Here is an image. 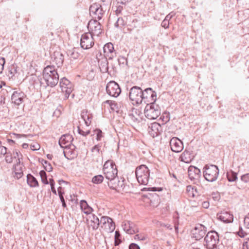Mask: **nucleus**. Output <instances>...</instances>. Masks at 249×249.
<instances>
[{
	"mask_svg": "<svg viewBox=\"0 0 249 249\" xmlns=\"http://www.w3.org/2000/svg\"><path fill=\"white\" fill-rule=\"evenodd\" d=\"M43 78L46 85L53 87L57 85L59 80V75L54 66H47L43 71Z\"/></svg>",
	"mask_w": 249,
	"mask_h": 249,
	"instance_id": "nucleus-1",
	"label": "nucleus"
},
{
	"mask_svg": "<svg viewBox=\"0 0 249 249\" xmlns=\"http://www.w3.org/2000/svg\"><path fill=\"white\" fill-rule=\"evenodd\" d=\"M135 174L138 182L142 185H147L148 183L150 171L145 165H141L136 168Z\"/></svg>",
	"mask_w": 249,
	"mask_h": 249,
	"instance_id": "nucleus-2",
	"label": "nucleus"
},
{
	"mask_svg": "<svg viewBox=\"0 0 249 249\" xmlns=\"http://www.w3.org/2000/svg\"><path fill=\"white\" fill-rule=\"evenodd\" d=\"M203 176L209 182L215 181L219 175L218 167L213 164H207L203 168Z\"/></svg>",
	"mask_w": 249,
	"mask_h": 249,
	"instance_id": "nucleus-3",
	"label": "nucleus"
},
{
	"mask_svg": "<svg viewBox=\"0 0 249 249\" xmlns=\"http://www.w3.org/2000/svg\"><path fill=\"white\" fill-rule=\"evenodd\" d=\"M144 113L145 117L150 120L157 119L160 114V109L155 102L147 104L145 107Z\"/></svg>",
	"mask_w": 249,
	"mask_h": 249,
	"instance_id": "nucleus-4",
	"label": "nucleus"
},
{
	"mask_svg": "<svg viewBox=\"0 0 249 249\" xmlns=\"http://www.w3.org/2000/svg\"><path fill=\"white\" fill-rule=\"evenodd\" d=\"M142 89L137 86H134L130 89L129 97L133 102V105H139L142 102Z\"/></svg>",
	"mask_w": 249,
	"mask_h": 249,
	"instance_id": "nucleus-5",
	"label": "nucleus"
},
{
	"mask_svg": "<svg viewBox=\"0 0 249 249\" xmlns=\"http://www.w3.org/2000/svg\"><path fill=\"white\" fill-rule=\"evenodd\" d=\"M101 228L107 232H112L115 230V223L112 218L108 216H102L100 219Z\"/></svg>",
	"mask_w": 249,
	"mask_h": 249,
	"instance_id": "nucleus-6",
	"label": "nucleus"
},
{
	"mask_svg": "<svg viewBox=\"0 0 249 249\" xmlns=\"http://www.w3.org/2000/svg\"><path fill=\"white\" fill-rule=\"evenodd\" d=\"M60 87L62 92L65 93V99H68L73 90L72 83L65 77L61 78L59 82Z\"/></svg>",
	"mask_w": 249,
	"mask_h": 249,
	"instance_id": "nucleus-7",
	"label": "nucleus"
},
{
	"mask_svg": "<svg viewBox=\"0 0 249 249\" xmlns=\"http://www.w3.org/2000/svg\"><path fill=\"white\" fill-rule=\"evenodd\" d=\"M107 93L112 97H118L121 92V89L119 85L115 81L109 82L106 86Z\"/></svg>",
	"mask_w": 249,
	"mask_h": 249,
	"instance_id": "nucleus-8",
	"label": "nucleus"
},
{
	"mask_svg": "<svg viewBox=\"0 0 249 249\" xmlns=\"http://www.w3.org/2000/svg\"><path fill=\"white\" fill-rule=\"evenodd\" d=\"M94 44V39L90 33H86L82 35L80 45L84 49H89Z\"/></svg>",
	"mask_w": 249,
	"mask_h": 249,
	"instance_id": "nucleus-9",
	"label": "nucleus"
},
{
	"mask_svg": "<svg viewBox=\"0 0 249 249\" xmlns=\"http://www.w3.org/2000/svg\"><path fill=\"white\" fill-rule=\"evenodd\" d=\"M142 102L145 104H149L155 102L156 100V93L150 88H148L142 90Z\"/></svg>",
	"mask_w": 249,
	"mask_h": 249,
	"instance_id": "nucleus-10",
	"label": "nucleus"
},
{
	"mask_svg": "<svg viewBox=\"0 0 249 249\" xmlns=\"http://www.w3.org/2000/svg\"><path fill=\"white\" fill-rule=\"evenodd\" d=\"M102 26L97 19H91L88 23V28L92 36H98L102 33Z\"/></svg>",
	"mask_w": 249,
	"mask_h": 249,
	"instance_id": "nucleus-11",
	"label": "nucleus"
},
{
	"mask_svg": "<svg viewBox=\"0 0 249 249\" xmlns=\"http://www.w3.org/2000/svg\"><path fill=\"white\" fill-rule=\"evenodd\" d=\"M89 13L94 19L100 20L102 18L104 12L100 5L94 3L89 8Z\"/></svg>",
	"mask_w": 249,
	"mask_h": 249,
	"instance_id": "nucleus-12",
	"label": "nucleus"
},
{
	"mask_svg": "<svg viewBox=\"0 0 249 249\" xmlns=\"http://www.w3.org/2000/svg\"><path fill=\"white\" fill-rule=\"evenodd\" d=\"M26 97L24 92L20 91H14L11 96V102L16 106H19L23 102Z\"/></svg>",
	"mask_w": 249,
	"mask_h": 249,
	"instance_id": "nucleus-13",
	"label": "nucleus"
},
{
	"mask_svg": "<svg viewBox=\"0 0 249 249\" xmlns=\"http://www.w3.org/2000/svg\"><path fill=\"white\" fill-rule=\"evenodd\" d=\"M170 146L172 151L176 153L181 152L183 149V142L177 137H173L171 139Z\"/></svg>",
	"mask_w": 249,
	"mask_h": 249,
	"instance_id": "nucleus-14",
	"label": "nucleus"
},
{
	"mask_svg": "<svg viewBox=\"0 0 249 249\" xmlns=\"http://www.w3.org/2000/svg\"><path fill=\"white\" fill-rule=\"evenodd\" d=\"M64 148L63 153L67 159L72 160L76 157L77 152L75 149L76 146L74 144H72Z\"/></svg>",
	"mask_w": 249,
	"mask_h": 249,
	"instance_id": "nucleus-15",
	"label": "nucleus"
},
{
	"mask_svg": "<svg viewBox=\"0 0 249 249\" xmlns=\"http://www.w3.org/2000/svg\"><path fill=\"white\" fill-rule=\"evenodd\" d=\"M147 131L149 135L154 138L160 134L161 131V126L158 123H153L151 124L148 127Z\"/></svg>",
	"mask_w": 249,
	"mask_h": 249,
	"instance_id": "nucleus-16",
	"label": "nucleus"
},
{
	"mask_svg": "<svg viewBox=\"0 0 249 249\" xmlns=\"http://www.w3.org/2000/svg\"><path fill=\"white\" fill-rule=\"evenodd\" d=\"M217 217L220 221L225 223H230L233 222V214L229 212L223 211L217 214Z\"/></svg>",
	"mask_w": 249,
	"mask_h": 249,
	"instance_id": "nucleus-17",
	"label": "nucleus"
},
{
	"mask_svg": "<svg viewBox=\"0 0 249 249\" xmlns=\"http://www.w3.org/2000/svg\"><path fill=\"white\" fill-rule=\"evenodd\" d=\"M123 230L127 233L132 234L139 231L136 225L132 222L125 221L122 225Z\"/></svg>",
	"mask_w": 249,
	"mask_h": 249,
	"instance_id": "nucleus-18",
	"label": "nucleus"
},
{
	"mask_svg": "<svg viewBox=\"0 0 249 249\" xmlns=\"http://www.w3.org/2000/svg\"><path fill=\"white\" fill-rule=\"evenodd\" d=\"M188 175L191 180H198L201 176L200 170L196 167L190 166L188 170Z\"/></svg>",
	"mask_w": 249,
	"mask_h": 249,
	"instance_id": "nucleus-19",
	"label": "nucleus"
},
{
	"mask_svg": "<svg viewBox=\"0 0 249 249\" xmlns=\"http://www.w3.org/2000/svg\"><path fill=\"white\" fill-rule=\"evenodd\" d=\"M205 233L206 230L205 227L202 225L196 227L192 230L193 236L197 240L201 239L205 235Z\"/></svg>",
	"mask_w": 249,
	"mask_h": 249,
	"instance_id": "nucleus-20",
	"label": "nucleus"
},
{
	"mask_svg": "<svg viewBox=\"0 0 249 249\" xmlns=\"http://www.w3.org/2000/svg\"><path fill=\"white\" fill-rule=\"evenodd\" d=\"M104 55L108 57V59H112L116 54L113 45L109 42L104 45L103 48Z\"/></svg>",
	"mask_w": 249,
	"mask_h": 249,
	"instance_id": "nucleus-21",
	"label": "nucleus"
},
{
	"mask_svg": "<svg viewBox=\"0 0 249 249\" xmlns=\"http://www.w3.org/2000/svg\"><path fill=\"white\" fill-rule=\"evenodd\" d=\"M73 140L72 136L70 134H65L61 137L59 140V144L62 148L66 147L71 144Z\"/></svg>",
	"mask_w": 249,
	"mask_h": 249,
	"instance_id": "nucleus-22",
	"label": "nucleus"
},
{
	"mask_svg": "<svg viewBox=\"0 0 249 249\" xmlns=\"http://www.w3.org/2000/svg\"><path fill=\"white\" fill-rule=\"evenodd\" d=\"M88 221V225L91 227L93 230H96L100 224V220L99 218L95 214H92L89 216Z\"/></svg>",
	"mask_w": 249,
	"mask_h": 249,
	"instance_id": "nucleus-23",
	"label": "nucleus"
},
{
	"mask_svg": "<svg viewBox=\"0 0 249 249\" xmlns=\"http://www.w3.org/2000/svg\"><path fill=\"white\" fill-rule=\"evenodd\" d=\"M104 173L106 178L108 180L113 178L117 176L118 171L116 166H114V167L109 168V169L105 170Z\"/></svg>",
	"mask_w": 249,
	"mask_h": 249,
	"instance_id": "nucleus-24",
	"label": "nucleus"
},
{
	"mask_svg": "<svg viewBox=\"0 0 249 249\" xmlns=\"http://www.w3.org/2000/svg\"><path fill=\"white\" fill-rule=\"evenodd\" d=\"M108 180L109 181L108 182V185L112 189L117 190L119 186H122V183L119 180L117 176Z\"/></svg>",
	"mask_w": 249,
	"mask_h": 249,
	"instance_id": "nucleus-25",
	"label": "nucleus"
},
{
	"mask_svg": "<svg viewBox=\"0 0 249 249\" xmlns=\"http://www.w3.org/2000/svg\"><path fill=\"white\" fill-rule=\"evenodd\" d=\"M180 158L182 161L185 163H190L193 159V156L190 151L185 150L181 154Z\"/></svg>",
	"mask_w": 249,
	"mask_h": 249,
	"instance_id": "nucleus-26",
	"label": "nucleus"
},
{
	"mask_svg": "<svg viewBox=\"0 0 249 249\" xmlns=\"http://www.w3.org/2000/svg\"><path fill=\"white\" fill-rule=\"evenodd\" d=\"M81 210L86 214H88L91 213L92 211L91 207L89 206L86 201L82 200L80 202Z\"/></svg>",
	"mask_w": 249,
	"mask_h": 249,
	"instance_id": "nucleus-27",
	"label": "nucleus"
},
{
	"mask_svg": "<svg viewBox=\"0 0 249 249\" xmlns=\"http://www.w3.org/2000/svg\"><path fill=\"white\" fill-rule=\"evenodd\" d=\"M108 63L106 58L102 59L99 61V68L102 73H106L108 71Z\"/></svg>",
	"mask_w": 249,
	"mask_h": 249,
	"instance_id": "nucleus-28",
	"label": "nucleus"
},
{
	"mask_svg": "<svg viewBox=\"0 0 249 249\" xmlns=\"http://www.w3.org/2000/svg\"><path fill=\"white\" fill-rule=\"evenodd\" d=\"M14 171L15 176L17 178H20L23 175L22 166L20 164V161L17 162V163L14 167Z\"/></svg>",
	"mask_w": 249,
	"mask_h": 249,
	"instance_id": "nucleus-29",
	"label": "nucleus"
},
{
	"mask_svg": "<svg viewBox=\"0 0 249 249\" xmlns=\"http://www.w3.org/2000/svg\"><path fill=\"white\" fill-rule=\"evenodd\" d=\"M27 181L28 184L31 187H36L38 186V183L36 179L30 174L27 176Z\"/></svg>",
	"mask_w": 249,
	"mask_h": 249,
	"instance_id": "nucleus-30",
	"label": "nucleus"
},
{
	"mask_svg": "<svg viewBox=\"0 0 249 249\" xmlns=\"http://www.w3.org/2000/svg\"><path fill=\"white\" fill-rule=\"evenodd\" d=\"M54 61L58 67L60 66L63 63L64 57L63 54L59 52H55L54 54Z\"/></svg>",
	"mask_w": 249,
	"mask_h": 249,
	"instance_id": "nucleus-31",
	"label": "nucleus"
},
{
	"mask_svg": "<svg viewBox=\"0 0 249 249\" xmlns=\"http://www.w3.org/2000/svg\"><path fill=\"white\" fill-rule=\"evenodd\" d=\"M227 177L228 180L231 182L235 180L237 178V174L232 171L227 173Z\"/></svg>",
	"mask_w": 249,
	"mask_h": 249,
	"instance_id": "nucleus-32",
	"label": "nucleus"
},
{
	"mask_svg": "<svg viewBox=\"0 0 249 249\" xmlns=\"http://www.w3.org/2000/svg\"><path fill=\"white\" fill-rule=\"evenodd\" d=\"M104 179V177L101 175L94 176L92 178V182L94 184L101 183Z\"/></svg>",
	"mask_w": 249,
	"mask_h": 249,
	"instance_id": "nucleus-33",
	"label": "nucleus"
},
{
	"mask_svg": "<svg viewBox=\"0 0 249 249\" xmlns=\"http://www.w3.org/2000/svg\"><path fill=\"white\" fill-rule=\"evenodd\" d=\"M42 164H43L44 169L47 172H51L53 170V167L51 164L48 162L47 160H42Z\"/></svg>",
	"mask_w": 249,
	"mask_h": 249,
	"instance_id": "nucleus-34",
	"label": "nucleus"
},
{
	"mask_svg": "<svg viewBox=\"0 0 249 249\" xmlns=\"http://www.w3.org/2000/svg\"><path fill=\"white\" fill-rule=\"evenodd\" d=\"M39 175L42 182L45 184H48L49 181L47 180V177L46 172L44 170H41L39 172Z\"/></svg>",
	"mask_w": 249,
	"mask_h": 249,
	"instance_id": "nucleus-35",
	"label": "nucleus"
},
{
	"mask_svg": "<svg viewBox=\"0 0 249 249\" xmlns=\"http://www.w3.org/2000/svg\"><path fill=\"white\" fill-rule=\"evenodd\" d=\"M114 166H116L114 162L112 160H107L106 161L103 166V171L105 170L109 169V168L114 167Z\"/></svg>",
	"mask_w": 249,
	"mask_h": 249,
	"instance_id": "nucleus-36",
	"label": "nucleus"
},
{
	"mask_svg": "<svg viewBox=\"0 0 249 249\" xmlns=\"http://www.w3.org/2000/svg\"><path fill=\"white\" fill-rule=\"evenodd\" d=\"M94 135H96V139L97 141H101L104 137L103 132L100 129H96L94 130Z\"/></svg>",
	"mask_w": 249,
	"mask_h": 249,
	"instance_id": "nucleus-37",
	"label": "nucleus"
},
{
	"mask_svg": "<svg viewBox=\"0 0 249 249\" xmlns=\"http://www.w3.org/2000/svg\"><path fill=\"white\" fill-rule=\"evenodd\" d=\"M121 242V234L119 231H116L115 234V246H118Z\"/></svg>",
	"mask_w": 249,
	"mask_h": 249,
	"instance_id": "nucleus-38",
	"label": "nucleus"
},
{
	"mask_svg": "<svg viewBox=\"0 0 249 249\" xmlns=\"http://www.w3.org/2000/svg\"><path fill=\"white\" fill-rule=\"evenodd\" d=\"M134 239L136 240L145 241L147 239V236L143 233L137 234L134 236Z\"/></svg>",
	"mask_w": 249,
	"mask_h": 249,
	"instance_id": "nucleus-39",
	"label": "nucleus"
},
{
	"mask_svg": "<svg viewBox=\"0 0 249 249\" xmlns=\"http://www.w3.org/2000/svg\"><path fill=\"white\" fill-rule=\"evenodd\" d=\"M118 62L119 65L124 67L127 64V60L126 58L124 56H120L118 59Z\"/></svg>",
	"mask_w": 249,
	"mask_h": 249,
	"instance_id": "nucleus-40",
	"label": "nucleus"
},
{
	"mask_svg": "<svg viewBox=\"0 0 249 249\" xmlns=\"http://www.w3.org/2000/svg\"><path fill=\"white\" fill-rule=\"evenodd\" d=\"M124 25V21L122 18H118L114 25L117 28L121 27Z\"/></svg>",
	"mask_w": 249,
	"mask_h": 249,
	"instance_id": "nucleus-41",
	"label": "nucleus"
},
{
	"mask_svg": "<svg viewBox=\"0 0 249 249\" xmlns=\"http://www.w3.org/2000/svg\"><path fill=\"white\" fill-rule=\"evenodd\" d=\"M152 197L153 198V201H156L157 203H159V196L156 193L150 194L149 196L148 197L149 199H150L151 203H152Z\"/></svg>",
	"mask_w": 249,
	"mask_h": 249,
	"instance_id": "nucleus-42",
	"label": "nucleus"
},
{
	"mask_svg": "<svg viewBox=\"0 0 249 249\" xmlns=\"http://www.w3.org/2000/svg\"><path fill=\"white\" fill-rule=\"evenodd\" d=\"M249 181V174H246L243 175L241 177V181L243 183H248Z\"/></svg>",
	"mask_w": 249,
	"mask_h": 249,
	"instance_id": "nucleus-43",
	"label": "nucleus"
},
{
	"mask_svg": "<svg viewBox=\"0 0 249 249\" xmlns=\"http://www.w3.org/2000/svg\"><path fill=\"white\" fill-rule=\"evenodd\" d=\"M49 183L51 185V190H52V192L54 194L56 195L57 194L56 191L54 188V184H55L54 181L53 180V178H50L49 179Z\"/></svg>",
	"mask_w": 249,
	"mask_h": 249,
	"instance_id": "nucleus-44",
	"label": "nucleus"
},
{
	"mask_svg": "<svg viewBox=\"0 0 249 249\" xmlns=\"http://www.w3.org/2000/svg\"><path fill=\"white\" fill-rule=\"evenodd\" d=\"M174 222H175V228L176 231L178 230V218L179 217L178 216V213H176V214L174 215Z\"/></svg>",
	"mask_w": 249,
	"mask_h": 249,
	"instance_id": "nucleus-45",
	"label": "nucleus"
},
{
	"mask_svg": "<svg viewBox=\"0 0 249 249\" xmlns=\"http://www.w3.org/2000/svg\"><path fill=\"white\" fill-rule=\"evenodd\" d=\"M5 59L3 57H0V74L2 73L3 68H4V65L5 64Z\"/></svg>",
	"mask_w": 249,
	"mask_h": 249,
	"instance_id": "nucleus-46",
	"label": "nucleus"
},
{
	"mask_svg": "<svg viewBox=\"0 0 249 249\" xmlns=\"http://www.w3.org/2000/svg\"><path fill=\"white\" fill-rule=\"evenodd\" d=\"M78 133L83 136H86L90 133L89 130H87L86 131H84L81 129L79 127H78Z\"/></svg>",
	"mask_w": 249,
	"mask_h": 249,
	"instance_id": "nucleus-47",
	"label": "nucleus"
},
{
	"mask_svg": "<svg viewBox=\"0 0 249 249\" xmlns=\"http://www.w3.org/2000/svg\"><path fill=\"white\" fill-rule=\"evenodd\" d=\"M19 154H20V152L17 150L13 151V156L14 157V158L15 159H16V158L18 159L17 160V162H19V160H20L19 157Z\"/></svg>",
	"mask_w": 249,
	"mask_h": 249,
	"instance_id": "nucleus-48",
	"label": "nucleus"
},
{
	"mask_svg": "<svg viewBox=\"0 0 249 249\" xmlns=\"http://www.w3.org/2000/svg\"><path fill=\"white\" fill-rule=\"evenodd\" d=\"M161 25L162 27L164 28L165 29H167L169 27V21L164 19L161 24Z\"/></svg>",
	"mask_w": 249,
	"mask_h": 249,
	"instance_id": "nucleus-49",
	"label": "nucleus"
},
{
	"mask_svg": "<svg viewBox=\"0 0 249 249\" xmlns=\"http://www.w3.org/2000/svg\"><path fill=\"white\" fill-rule=\"evenodd\" d=\"M129 249H140V247L135 243H131L129 246Z\"/></svg>",
	"mask_w": 249,
	"mask_h": 249,
	"instance_id": "nucleus-50",
	"label": "nucleus"
},
{
	"mask_svg": "<svg viewBox=\"0 0 249 249\" xmlns=\"http://www.w3.org/2000/svg\"><path fill=\"white\" fill-rule=\"evenodd\" d=\"M158 225H159L160 226H161V227H166V228L167 229H169L170 230L172 229V228H171V226L170 225L168 224H165V223H161L160 222H159L157 224Z\"/></svg>",
	"mask_w": 249,
	"mask_h": 249,
	"instance_id": "nucleus-51",
	"label": "nucleus"
},
{
	"mask_svg": "<svg viewBox=\"0 0 249 249\" xmlns=\"http://www.w3.org/2000/svg\"><path fill=\"white\" fill-rule=\"evenodd\" d=\"M91 119H92V118L91 117L90 115L89 114L88 117H87L86 122L85 123L87 126H89L90 125V124L91 122Z\"/></svg>",
	"mask_w": 249,
	"mask_h": 249,
	"instance_id": "nucleus-52",
	"label": "nucleus"
},
{
	"mask_svg": "<svg viewBox=\"0 0 249 249\" xmlns=\"http://www.w3.org/2000/svg\"><path fill=\"white\" fill-rule=\"evenodd\" d=\"M106 102H107V104H109V105H110V107H111L112 109H114V107H116V105H117V104H116V103H115L114 102L112 101H110V100H107V101H106Z\"/></svg>",
	"mask_w": 249,
	"mask_h": 249,
	"instance_id": "nucleus-53",
	"label": "nucleus"
},
{
	"mask_svg": "<svg viewBox=\"0 0 249 249\" xmlns=\"http://www.w3.org/2000/svg\"><path fill=\"white\" fill-rule=\"evenodd\" d=\"M89 114H88L87 112L82 111L81 113V117L84 120L85 122H86L87 117H88Z\"/></svg>",
	"mask_w": 249,
	"mask_h": 249,
	"instance_id": "nucleus-54",
	"label": "nucleus"
},
{
	"mask_svg": "<svg viewBox=\"0 0 249 249\" xmlns=\"http://www.w3.org/2000/svg\"><path fill=\"white\" fill-rule=\"evenodd\" d=\"M101 146L99 144H97L94 146L92 148V151H96L98 153L99 152Z\"/></svg>",
	"mask_w": 249,
	"mask_h": 249,
	"instance_id": "nucleus-55",
	"label": "nucleus"
},
{
	"mask_svg": "<svg viewBox=\"0 0 249 249\" xmlns=\"http://www.w3.org/2000/svg\"><path fill=\"white\" fill-rule=\"evenodd\" d=\"M174 15V14L172 12L170 13L165 17L164 19L169 21V20L172 18Z\"/></svg>",
	"mask_w": 249,
	"mask_h": 249,
	"instance_id": "nucleus-56",
	"label": "nucleus"
},
{
	"mask_svg": "<svg viewBox=\"0 0 249 249\" xmlns=\"http://www.w3.org/2000/svg\"><path fill=\"white\" fill-rule=\"evenodd\" d=\"M201 205L203 208L207 209L209 207V202L207 201H203Z\"/></svg>",
	"mask_w": 249,
	"mask_h": 249,
	"instance_id": "nucleus-57",
	"label": "nucleus"
},
{
	"mask_svg": "<svg viewBox=\"0 0 249 249\" xmlns=\"http://www.w3.org/2000/svg\"><path fill=\"white\" fill-rule=\"evenodd\" d=\"M5 160L7 163H11L12 162V157L11 156L7 155L5 157Z\"/></svg>",
	"mask_w": 249,
	"mask_h": 249,
	"instance_id": "nucleus-58",
	"label": "nucleus"
},
{
	"mask_svg": "<svg viewBox=\"0 0 249 249\" xmlns=\"http://www.w3.org/2000/svg\"><path fill=\"white\" fill-rule=\"evenodd\" d=\"M238 234L241 237H245L247 234L246 232H245V231H244L242 229L241 230H240V231H239L238 232Z\"/></svg>",
	"mask_w": 249,
	"mask_h": 249,
	"instance_id": "nucleus-59",
	"label": "nucleus"
},
{
	"mask_svg": "<svg viewBox=\"0 0 249 249\" xmlns=\"http://www.w3.org/2000/svg\"><path fill=\"white\" fill-rule=\"evenodd\" d=\"M0 152L1 154L5 155L7 153V148L4 146H1Z\"/></svg>",
	"mask_w": 249,
	"mask_h": 249,
	"instance_id": "nucleus-60",
	"label": "nucleus"
},
{
	"mask_svg": "<svg viewBox=\"0 0 249 249\" xmlns=\"http://www.w3.org/2000/svg\"><path fill=\"white\" fill-rule=\"evenodd\" d=\"M60 199L62 202V206L64 208L66 207L67 205H66V203H65V199H64L63 196H61V197L60 198Z\"/></svg>",
	"mask_w": 249,
	"mask_h": 249,
	"instance_id": "nucleus-61",
	"label": "nucleus"
},
{
	"mask_svg": "<svg viewBox=\"0 0 249 249\" xmlns=\"http://www.w3.org/2000/svg\"><path fill=\"white\" fill-rule=\"evenodd\" d=\"M31 148L32 150H37L39 149V145H31Z\"/></svg>",
	"mask_w": 249,
	"mask_h": 249,
	"instance_id": "nucleus-62",
	"label": "nucleus"
},
{
	"mask_svg": "<svg viewBox=\"0 0 249 249\" xmlns=\"http://www.w3.org/2000/svg\"><path fill=\"white\" fill-rule=\"evenodd\" d=\"M243 249H249L248 242H246L243 244Z\"/></svg>",
	"mask_w": 249,
	"mask_h": 249,
	"instance_id": "nucleus-63",
	"label": "nucleus"
},
{
	"mask_svg": "<svg viewBox=\"0 0 249 249\" xmlns=\"http://www.w3.org/2000/svg\"><path fill=\"white\" fill-rule=\"evenodd\" d=\"M61 187H59L58 188V195H59L60 198L61 197V196H63V193H62L61 192Z\"/></svg>",
	"mask_w": 249,
	"mask_h": 249,
	"instance_id": "nucleus-64",
	"label": "nucleus"
}]
</instances>
